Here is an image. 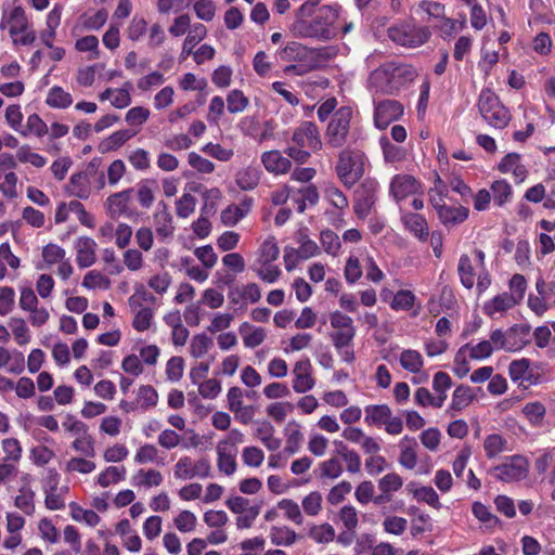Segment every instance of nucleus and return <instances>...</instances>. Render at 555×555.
Listing matches in <instances>:
<instances>
[{
    "label": "nucleus",
    "instance_id": "f257e3e1",
    "mask_svg": "<svg viewBox=\"0 0 555 555\" xmlns=\"http://www.w3.org/2000/svg\"><path fill=\"white\" fill-rule=\"evenodd\" d=\"M321 0H307L295 12L289 30L299 39L330 41L340 29L341 7L337 3L318 7Z\"/></svg>",
    "mask_w": 555,
    "mask_h": 555
},
{
    "label": "nucleus",
    "instance_id": "f03ea898",
    "mask_svg": "<svg viewBox=\"0 0 555 555\" xmlns=\"http://www.w3.org/2000/svg\"><path fill=\"white\" fill-rule=\"evenodd\" d=\"M416 76L417 72L412 65L388 62L370 74L367 88L375 93L395 94Z\"/></svg>",
    "mask_w": 555,
    "mask_h": 555
},
{
    "label": "nucleus",
    "instance_id": "7ed1b4c3",
    "mask_svg": "<svg viewBox=\"0 0 555 555\" xmlns=\"http://www.w3.org/2000/svg\"><path fill=\"white\" fill-rule=\"evenodd\" d=\"M370 167L367 155L359 147H345L337 155L335 173L344 186L353 188Z\"/></svg>",
    "mask_w": 555,
    "mask_h": 555
},
{
    "label": "nucleus",
    "instance_id": "20e7f679",
    "mask_svg": "<svg viewBox=\"0 0 555 555\" xmlns=\"http://www.w3.org/2000/svg\"><path fill=\"white\" fill-rule=\"evenodd\" d=\"M478 108L485 121L495 129H504L512 119L509 111L502 104L499 96L489 89L480 92Z\"/></svg>",
    "mask_w": 555,
    "mask_h": 555
},
{
    "label": "nucleus",
    "instance_id": "39448f33",
    "mask_svg": "<svg viewBox=\"0 0 555 555\" xmlns=\"http://www.w3.org/2000/svg\"><path fill=\"white\" fill-rule=\"evenodd\" d=\"M352 114L350 106H341L333 114L324 132L325 142L330 147L341 149L348 143Z\"/></svg>",
    "mask_w": 555,
    "mask_h": 555
},
{
    "label": "nucleus",
    "instance_id": "423d86ee",
    "mask_svg": "<svg viewBox=\"0 0 555 555\" xmlns=\"http://www.w3.org/2000/svg\"><path fill=\"white\" fill-rule=\"evenodd\" d=\"M456 271L461 285L466 289H472L476 284L478 295L483 294L491 285L489 271L479 269L467 254L460 256Z\"/></svg>",
    "mask_w": 555,
    "mask_h": 555
},
{
    "label": "nucleus",
    "instance_id": "0eeeda50",
    "mask_svg": "<svg viewBox=\"0 0 555 555\" xmlns=\"http://www.w3.org/2000/svg\"><path fill=\"white\" fill-rule=\"evenodd\" d=\"M364 422L367 426H384L387 434L397 436L403 430V421L393 416L387 404H370L364 408Z\"/></svg>",
    "mask_w": 555,
    "mask_h": 555
},
{
    "label": "nucleus",
    "instance_id": "6e6552de",
    "mask_svg": "<svg viewBox=\"0 0 555 555\" xmlns=\"http://www.w3.org/2000/svg\"><path fill=\"white\" fill-rule=\"evenodd\" d=\"M388 37L392 42L405 48H416L424 44L430 37L426 26L401 23L388 28Z\"/></svg>",
    "mask_w": 555,
    "mask_h": 555
},
{
    "label": "nucleus",
    "instance_id": "1a4fd4ad",
    "mask_svg": "<svg viewBox=\"0 0 555 555\" xmlns=\"http://www.w3.org/2000/svg\"><path fill=\"white\" fill-rule=\"evenodd\" d=\"M535 291L537 295H529L528 307L537 315L542 317L547 310L555 308V282L538 279Z\"/></svg>",
    "mask_w": 555,
    "mask_h": 555
},
{
    "label": "nucleus",
    "instance_id": "9d476101",
    "mask_svg": "<svg viewBox=\"0 0 555 555\" xmlns=\"http://www.w3.org/2000/svg\"><path fill=\"white\" fill-rule=\"evenodd\" d=\"M211 465L208 459L201 457L193 461L190 456H181L173 467V476L179 480L193 478L205 479L210 476Z\"/></svg>",
    "mask_w": 555,
    "mask_h": 555
},
{
    "label": "nucleus",
    "instance_id": "9b49d317",
    "mask_svg": "<svg viewBox=\"0 0 555 555\" xmlns=\"http://www.w3.org/2000/svg\"><path fill=\"white\" fill-rule=\"evenodd\" d=\"M378 182L374 179H365L356 192L353 205L354 214L360 219H365L372 211L377 199Z\"/></svg>",
    "mask_w": 555,
    "mask_h": 555
},
{
    "label": "nucleus",
    "instance_id": "f8f14e48",
    "mask_svg": "<svg viewBox=\"0 0 555 555\" xmlns=\"http://www.w3.org/2000/svg\"><path fill=\"white\" fill-rule=\"evenodd\" d=\"M528 474V462L525 457L515 455L508 457L504 463L492 469L495 479L504 482H514L526 478Z\"/></svg>",
    "mask_w": 555,
    "mask_h": 555
},
{
    "label": "nucleus",
    "instance_id": "ddd939ff",
    "mask_svg": "<svg viewBox=\"0 0 555 555\" xmlns=\"http://www.w3.org/2000/svg\"><path fill=\"white\" fill-rule=\"evenodd\" d=\"M404 107L397 100H382L374 102V125L378 129H386L391 122L403 115Z\"/></svg>",
    "mask_w": 555,
    "mask_h": 555
},
{
    "label": "nucleus",
    "instance_id": "4468645a",
    "mask_svg": "<svg viewBox=\"0 0 555 555\" xmlns=\"http://www.w3.org/2000/svg\"><path fill=\"white\" fill-rule=\"evenodd\" d=\"M292 141L299 147H307L313 152L320 151L323 145L318 126L309 120L301 121L294 129Z\"/></svg>",
    "mask_w": 555,
    "mask_h": 555
},
{
    "label": "nucleus",
    "instance_id": "2eb2a0df",
    "mask_svg": "<svg viewBox=\"0 0 555 555\" xmlns=\"http://www.w3.org/2000/svg\"><path fill=\"white\" fill-rule=\"evenodd\" d=\"M325 52L326 50L324 48L308 49L297 41H292L278 51V56L284 62H302L308 59L312 60L314 56H324Z\"/></svg>",
    "mask_w": 555,
    "mask_h": 555
},
{
    "label": "nucleus",
    "instance_id": "dca6fc26",
    "mask_svg": "<svg viewBox=\"0 0 555 555\" xmlns=\"http://www.w3.org/2000/svg\"><path fill=\"white\" fill-rule=\"evenodd\" d=\"M293 375V389L297 393H306L315 385L309 358H304L295 363Z\"/></svg>",
    "mask_w": 555,
    "mask_h": 555
},
{
    "label": "nucleus",
    "instance_id": "f3484780",
    "mask_svg": "<svg viewBox=\"0 0 555 555\" xmlns=\"http://www.w3.org/2000/svg\"><path fill=\"white\" fill-rule=\"evenodd\" d=\"M153 222L156 235L159 240L172 238L175 233L173 218L170 214L169 206L165 202L157 204L156 210L153 215Z\"/></svg>",
    "mask_w": 555,
    "mask_h": 555
},
{
    "label": "nucleus",
    "instance_id": "a211bd4d",
    "mask_svg": "<svg viewBox=\"0 0 555 555\" xmlns=\"http://www.w3.org/2000/svg\"><path fill=\"white\" fill-rule=\"evenodd\" d=\"M418 190L420 183L411 175H396L390 181L389 192L397 202L416 194Z\"/></svg>",
    "mask_w": 555,
    "mask_h": 555
},
{
    "label": "nucleus",
    "instance_id": "6ab92c4d",
    "mask_svg": "<svg viewBox=\"0 0 555 555\" xmlns=\"http://www.w3.org/2000/svg\"><path fill=\"white\" fill-rule=\"evenodd\" d=\"M9 25V33L14 42H17L20 33L27 30L29 24L25 10L18 5L14 7L9 13H3L0 28L4 29Z\"/></svg>",
    "mask_w": 555,
    "mask_h": 555
},
{
    "label": "nucleus",
    "instance_id": "aec40b11",
    "mask_svg": "<svg viewBox=\"0 0 555 555\" xmlns=\"http://www.w3.org/2000/svg\"><path fill=\"white\" fill-rule=\"evenodd\" d=\"M264 169L275 176L287 173L292 168V160L279 150H271L261 154Z\"/></svg>",
    "mask_w": 555,
    "mask_h": 555
},
{
    "label": "nucleus",
    "instance_id": "412c9836",
    "mask_svg": "<svg viewBox=\"0 0 555 555\" xmlns=\"http://www.w3.org/2000/svg\"><path fill=\"white\" fill-rule=\"evenodd\" d=\"M132 189H127L120 192L111 194L104 203L107 215L111 218H119L129 210L131 201Z\"/></svg>",
    "mask_w": 555,
    "mask_h": 555
},
{
    "label": "nucleus",
    "instance_id": "4be33fe9",
    "mask_svg": "<svg viewBox=\"0 0 555 555\" xmlns=\"http://www.w3.org/2000/svg\"><path fill=\"white\" fill-rule=\"evenodd\" d=\"M401 222L404 229L413 234L422 242L427 241L429 236V227L426 218L416 212H403L401 215Z\"/></svg>",
    "mask_w": 555,
    "mask_h": 555
},
{
    "label": "nucleus",
    "instance_id": "5701e85b",
    "mask_svg": "<svg viewBox=\"0 0 555 555\" xmlns=\"http://www.w3.org/2000/svg\"><path fill=\"white\" fill-rule=\"evenodd\" d=\"M517 304L512 294L504 292L486 301L482 310L485 314L491 319H495L498 315H502L514 308Z\"/></svg>",
    "mask_w": 555,
    "mask_h": 555
},
{
    "label": "nucleus",
    "instance_id": "b1692460",
    "mask_svg": "<svg viewBox=\"0 0 555 555\" xmlns=\"http://www.w3.org/2000/svg\"><path fill=\"white\" fill-rule=\"evenodd\" d=\"M400 454L399 464L405 469H414L417 464L418 443L414 437L404 436L398 443Z\"/></svg>",
    "mask_w": 555,
    "mask_h": 555
},
{
    "label": "nucleus",
    "instance_id": "393cba45",
    "mask_svg": "<svg viewBox=\"0 0 555 555\" xmlns=\"http://www.w3.org/2000/svg\"><path fill=\"white\" fill-rule=\"evenodd\" d=\"M531 338V326L515 324L507 330V351L515 352L524 349Z\"/></svg>",
    "mask_w": 555,
    "mask_h": 555
},
{
    "label": "nucleus",
    "instance_id": "a878e982",
    "mask_svg": "<svg viewBox=\"0 0 555 555\" xmlns=\"http://www.w3.org/2000/svg\"><path fill=\"white\" fill-rule=\"evenodd\" d=\"M403 486V479L397 473H388L378 480L380 494L375 496L374 503L377 505L387 503L391 500V494L397 492Z\"/></svg>",
    "mask_w": 555,
    "mask_h": 555
},
{
    "label": "nucleus",
    "instance_id": "bb28decb",
    "mask_svg": "<svg viewBox=\"0 0 555 555\" xmlns=\"http://www.w3.org/2000/svg\"><path fill=\"white\" fill-rule=\"evenodd\" d=\"M76 261L80 268L91 267L95 262L96 243L88 236L78 237L75 243Z\"/></svg>",
    "mask_w": 555,
    "mask_h": 555
},
{
    "label": "nucleus",
    "instance_id": "cd10ccee",
    "mask_svg": "<svg viewBox=\"0 0 555 555\" xmlns=\"http://www.w3.org/2000/svg\"><path fill=\"white\" fill-rule=\"evenodd\" d=\"M216 451L218 469L227 476L233 475L236 470L237 448H229L227 443H218Z\"/></svg>",
    "mask_w": 555,
    "mask_h": 555
},
{
    "label": "nucleus",
    "instance_id": "c85d7f7f",
    "mask_svg": "<svg viewBox=\"0 0 555 555\" xmlns=\"http://www.w3.org/2000/svg\"><path fill=\"white\" fill-rule=\"evenodd\" d=\"M469 210L468 208L459 205V206H442L439 209L438 218L440 222L447 227L452 228L457 224L463 223L468 218Z\"/></svg>",
    "mask_w": 555,
    "mask_h": 555
},
{
    "label": "nucleus",
    "instance_id": "c756f323",
    "mask_svg": "<svg viewBox=\"0 0 555 555\" xmlns=\"http://www.w3.org/2000/svg\"><path fill=\"white\" fill-rule=\"evenodd\" d=\"M238 333L243 338L244 346L250 349L261 345L267 337V333L262 327H256L248 322H243L240 325Z\"/></svg>",
    "mask_w": 555,
    "mask_h": 555
},
{
    "label": "nucleus",
    "instance_id": "7c9ffc66",
    "mask_svg": "<svg viewBox=\"0 0 555 555\" xmlns=\"http://www.w3.org/2000/svg\"><path fill=\"white\" fill-rule=\"evenodd\" d=\"M66 189L69 195L80 199H88L92 194L89 178L85 171L72 175Z\"/></svg>",
    "mask_w": 555,
    "mask_h": 555
},
{
    "label": "nucleus",
    "instance_id": "2f4dec72",
    "mask_svg": "<svg viewBox=\"0 0 555 555\" xmlns=\"http://www.w3.org/2000/svg\"><path fill=\"white\" fill-rule=\"evenodd\" d=\"M157 189L158 185L154 179H143L137 184V199L142 208L149 209L153 206Z\"/></svg>",
    "mask_w": 555,
    "mask_h": 555
},
{
    "label": "nucleus",
    "instance_id": "473e14b6",
    "mask_svg": "<svg viewBox=\"0 0 555 555\" xmlns=\"http://www.w3.org/2000/svg\"><path fill=\"white\" fill-rule=\"evenodd\" d=\"M261 177V171L256 166H247L240 169L235 175V182L243 191H250L257 188Z\"/></svg>",
    "mask_w": 555,
    "mask_h": 555
},
{
    "label": "nucleus",
    "instance_id": "72a5a7b5",
    "mask_svg": "<svg viewBox=\"0 0 555 555\" xmlns=\"http://www.w3.org/2000/svg\"><path fill=\"white\" fill-rule=\"evenodd\" d=\"M508 374L512 380L518 382L520 385L532 384L533 374L530 370V360L522 358L512 361L508 365Z\"/></svg>",
    "mask_w": 555,
    "mask_h": 555
},
{
    "label": "nucleus",
    "instance_id": "f704fd0d",
    "mask_svg": "<svg viewBox=\"0 0 555 555\" xmlns=\"http://www.w3.org/2000/svg\"><path fill=\"white\" fill-rule=\"evenodd\" d=\"M207 35V29L203 24H195L189 30L186 38L184 39L182 51H181V60H185L189 55L193 54V49L195 46L201 42Z\"/></svg>",
    "mask_w": 555,
    "mask_h": 555
},
{
    "label": "nucleus",
    "instance_id": "c9c22d12",
    "mask_svg": "<svg viewBox=\"0 0 555 555\" xmlns=\"http://www.w3.org/2000/svg\"><path fill=\"white\" fill-rule=\"evenodd\" d=\"M399 362L403 370L410 373H420L424 367V358L420 351L404 349L399 356Z\"/></svg>",
    "mask_w": 555,
    "mask_h": 555
},
{
    "label": "nucleus",
    "instance_id": "e433bc0d",
    "mask_svg": "<svg viewBox=\"0 0 555 555\" xmlns=\"http://www.w3.org/2000/svg\"><path fill=\"white\" fill-rule=\"evenodd\" d=\"M473 515L488 530H493L502 525L501 520L495 516L488 506L481 502H474L472 505Z\"/></svg>",
    "mask_w": 555,
    "mask_h": 555
},
{
    "label": "nucleus",
    "instance_id": "4c0bfd02",
    "mask_svg": "<svg viewBox=\"0 0 555 555\" xmlns=\"http://www.w3.org/2000/svg\"><path fill=\"white\" fill-rule=\"evenodd\" d=\"M269 538L276 546H291L297 540V533L287 526H272Z\"/></svg>",
    "mask_w": 555,
    "mask_h": 555
},
{
    "label": "nucleus",
    "instance_id": "58836bf2",
    "mask_svg": "<svg viewBox=\"0 0 555 555\" xmlns=\"http://www.w3.org/2000/svg\"><path fill=\"white\" fill-rule=\"evenodd\" d=\"M163 482V475L156 469H139L131 478V483L135 487H158Z\"/></svg>",
    "mask_w": 555,
    "mask_h": 555
},
{
    "label": "nucleus",
    "instance_id": "ea45409f",
    "mask_svg": "<svg viewBox=\"0 0 555 555\" xmlns=\"http://www.w3.org/2000/svg\"><path fill=\"white\" fill-rule=\"evenodd\" d=\"M46 103L52 108H67L73 104V98L63 88L54 86L49 90Z\"/></svg>",
    "mask_w": 555,
    "mask_h": 555
},
{
    "label": "nucleus",
    "instance_id": "a19ab883",
    "mask_svg": "<svg viewBox=\"0 0 555 555\" xmlns=\"http://www.w3.org/2000/svg\"><path fill=\"white\" fill-rule=\"evenodd\" d=\"M491 195L496 206L502 207L512 199L513 190L506 180H496L491 184Z\"/></svg>",
    "mask_w": 555,
    "mask_h": 555
},
{
    "label": "nucleus",
    "instance_id": "79ce46f5",
    "mask_svg": "<svg viewBox=\"0 0 555 555\" xmlns=\"http://www.w3.org/2000/svg\"><path fill=\"white\" fill-rule=\"evenodd\" d=\"M135 401L141 410H149L156 406L158 402V393L151 385L140 386L137 390Z\"/></svg>",
    "mask_w": 555,
    "mask_h": 555
},
{
    "label": "nucleus",
    "instance_id": "37998d69",
    "mask_svg": "<svg viewBox=\"0 0 555 555\" xmlns=\"http://www.w3.org/2000/svg\"><path fill=\"white\" fill-rule=\"evenodd\" d=\"M473 399V389L467 385H460L453 391L450 409L454 411H462L469 405Z\"/></svg>",
    "mask_w": 555,
    "mask_h": 555
},
{
    "label": "nucleus",
    "instance_id": "c03bdc74",
    "mask_svg": "<svg viewBox=\"0 0 555 555\" xmlns=\"http://www.w3.org/2000/svg\"><path fill=\"white\" fill-rule=\"evenodd\" d=\"M172 522L176 529L181 533H190L193 532L197 526V517L193 512L183 509L173 517Z\"/></svg>",
    "mask_w": 555,
    "mask_h": 555
},
{
    "label": "nucleus",
    "instance_id": "a18cd8bd",
    "mask_svg": "<svg viewBox=\"0 0 555 555\" xmlns=\"http://www.w3.org/2000/svg\"><path fill=\"white\" fill-rule=\"evenodd\" d=\"M321 479H337L343 475L344 468L338 457L332 456L319 464Z\"/></svg>",
    "mask_w": 555,
    "mask_h": 555
},
{
    "label": "nucleus",
    "instance_id": "49530a36",
    "mask_svg": "<svg viewBox=\"0 0 555 555\" xmlns=\"http://www.w3.org/2000/svg\"><path fill=\"white\" fill-rule=\"evenodd\" d=\"M280 255V249L275 242L274 237H269L264 240L258 250V257L256 261L258 263L268 264L269 262H274Z\"/></svg>",
    "mask_w": 555,
    "mask_h": 555
},
{
    "label": "nucleus",
    "instance_id": "de8ad7c7",
    "mask_svg": "<svg viewBox=\"0 0 555 555\" xmlns=\"http://www.w3.org/2000/svg\"><path fill=\"white\" fill-rule=\"evenodd\" d=\"M251 269L256 272L261 281L269 284L276 282L282 273L281 269L273 262L262 264L258 263V261H255Z\"/></svg>",
    "mask_w": 555,
    "mask_h": 555
},
{
    "label": "nucleus",
    "instance_id": "09e8293b",
    "mask_svg": "<svg viewBox=\"0 0 555 555\" xmlns=\"http://www.w3.org/2000/svg\"><path fill=\"white\" fill-rule=\"evenodd\" d=\"M412 493L415 500L426 503L435 509H440L442 507L438 493L430 486L418 487L414 489Z\"/></svg>",
    "mask_w": 555,
    "mask_h": 555
},
{
    "label": "nucleus",
    "instance_id": "8fccbe9b",
    "mask_svg": "<svg viewBox=\"0 0 555 555\" xmlns=\"http://www.w3.org/2000/svg\"><path fill=\"white\" fill-rule=\"evenodd\" d=\"M379 144L386 163H397L405 158L403 147L392 144L387 137H382Z\"/></svg>",
    "mask_w": 555,
    "mask_h": 555
},
{
    "label": "nucleus",
    "instance_id": "3c124183",
    "mask_svg": "<svg viewBox=\"0 0 555 555\" xmlns=\"http://www.w3.org/2000/svg\"><path fill=\"white\" fill-rule=\"evenodd\" d=\"M321 57L314 56V59H308L307 61L299 62V64H289L284 67L283 72L285 75L304 76L309 72L320 68Z\"/></svg>",
    "mask_w": 555,
    "mask_h": 555
},
{
    "label": "nucleus",
    "instance_id": "603ef678",
    "mask_svg": "<svg viewBox=\"0 0 555 555\" xmlns=\"http://www.w3.org/2000/svg\"><path fill=\"white\" fill-rule=\"evenodd\" d=\"M214 346L212 338L205 333L196 334L190 343V353L194 358H202Z\"/></svg>",
    "mask_w": 555,
    "mask_h": 555
},
{
    "label": "nucleus",
    "instance_id": "864d4df0",
    "mask_svg": "<svg viewBox=\"0 0 555 555\" xmlns=\"http://www.w3.org/2000/svg\"><path fill=\"white\" fill-rule=\"evenodd\" d=\"M35 492L27 486H23L18 490V494L14 500V504L26 515H33L35 512L34 503Z\"/></svg>",
    "mask_w": 555,
    "mask_h": 555
},
{
    "label": "nucleus",
    "instance_id": "5fc2aeb1",
    "mask_svg": "<svg viewBox=\"0 0 555 555\" xmlns=\"http://www.w3.org/2000/svg\"><path fill=\"white\" fill-rule=\"evenodd\" d=\"M126 468L124 466H108L98 476V483L106 488L117 483L126 478Z\"/></svg>",
    "mask_w": 555,
    "mask_h": 555
},
{
    "label": "nucleus",
    "instance_id": "6e6d98bb",
    "mask_svg": "<svg viewBox=\"0 0 555 555\" xmlns=\"http://www.w3.org/2000/svg\"><path fill=\"white\" fill-rule=\"evenodd\" d=\"M227 108L231 114H238L244 112L249 105V99L243 93L242 90H231L227 95Z\"/></svg>",
    "mask_w": 555,
    "mask_h": 555
},
{
    "label": "nucleus",
    "instance_id": "4d7b16f0",
    "mask_svg": "<svg viewBox=\"0 0 555 555\" xmlns=\"http://www.w3.org/2000/svg\"><path fill=\"white\" fill-rule=\"evenodd\" d=\"M20 132L23 137L34 134L42 138L49 132V128L38 114H31L27 117L26 129Z\"/></svg>",
    "mask_w": 555,
    "mask_h": 555
},
{
    "label": "nucleus",
    "instance_id": "13d9d810",
    "mask_svg": "<svg viewBox=\"0 0 555 555\" xmlns=\"http://www.w3.org/2000/svg\"><path fill=\"white\" fill-rule=\"evenodd\" d=\"M135 132L128 129L115 131L108 138H106L101 146L104 151H116L121 147L128 140H130Z\"/></svg>",
    "mask_w": 555,
    "mask_h": 555
},
{
    "label": "nucleus",
    "instance_id": "bf43d9fd",
    "mask_svg": "<svg viewBox=\"0 0 555 555\" xmlns=\"http://www.w3.org/2000/svg\"><path fill=\"white\" fill-rule=\"evenodd\" d=\"M278 508L284 513L286 519L296 525H302L304 516L297 502L283 499L278 503Z\"/></svg>",
    "mask_w": 555,
    "mask_h": 555
},
{
    "label": "nucleus",
    "instance_id": "052dcab7",
    "mask_svg": "<svg viewBox=\"0 0 555 555\" xmlns=\"http://www.w3.org/2000/svg\"><path fill=\"white\" fill-rule=\"evenodd\" d=\"M9 325L12 330L13 336L17 345L24 346L30 341L29 328L26 321L22 318H11Z\"/></svg>",
    "mask_w": 555,
    "mask_h": 555
},
{
    "label": "nucleus",
    "instance_id": "680f3d73",
    "mask_svg": "<svg viewBox=\"0 0 555 555\" xmlns=\"http://www.w3.org/2000/svg\"><path fill=\"white\" fill-rule=\"evenodd\" d=\"M248 210V205L246 207L231 205L221 211V222L227 227H233L247 215Z\"/></svg>",
    "mask_w": 555,
    "mask_h": 555
},
{
    "label": "nucleus",
    "instance_id": "e2e57ef3",
    "mask_svg": "<svg viewBox=\"0 0 555 555\" xmlns=\"http://www.w3.org/2000/svg\"><path fill=\"white\" fill-rule=\"evenodd\" d=\"M483 449L488 459H493L506 449V440L499 434H491L485 438Z\"/></svg>",
    "mask_w": 555,
    "mask_h": 555
},
{
    "label": "nucleus",
    "instance_id": "0e129e2a",
    "mask_svg": "<svg viewBox=\"0 0 555 555\" xmlns=\"http://www.w3.org/2000/svg\"><path fill=\"white\" fill-rule=\"evenodd\" d=\"M309 537L317 543H330L335 539V529L327 522L313 525L309 530Z\"/></svg>",
    "mask_w": 555,
    "mask_h": 555
},
{
    "label": "nucleus",
    "instance_id": "69168bd1",
    "mask_svg": "<svg viewBox=\"0 0 555 555\" xmlns=\"http://www.w3.org/2000/svg\"><path fill=\"white\" fill-rule=\"evenodd\" d=\"M147 31V22L144 17L134 15L131 21L129 22V25L126 29V36L127 38L132 41L137 42L140 40Z\"/></svg>",
    "mask_w": 555,
    "mask_h": 555
},
{
    "label": "nucleus",
    "instance_id": "338daca9",
    "mask_svg": "<svg viewBox=\"0 0 555 555\" xmlns=\"http://www.w3.org/2000/svg\"><path fill=\"white\" fill-rule=\"evenodd\" d=\"M16 158L18 162L31 164L36 168H42L47 165V158L33 152L28 145H23L17 150Z\"/></svg>",
    "mask_w": 555,
    "mask_h": 555
},
{
    "label": "nucleus",
    "instance_id": "774afa93",
    "mask_svg": "<svg viewBox=\"0 0 555 555\" xmlns=\"http://www.w3.org/2000/svg\"><path fill=\"white\" fill-rule=\"evenodd\" d=\"M415 299L416 297L411 291L401 289L395 294L390 307L396 311H406L413 308Z\"/></svg>",
    "mask_w": 555,
    "mask_h": 555
}]
</instances>
